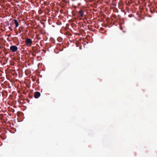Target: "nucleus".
<instances>
[{
  "instance_id": "f257e3e1",
  "label": "nucleus",
  "mask_w": 157,
  "mask_h": 157,
  "mask_svg": "<svg viewBox=\"0 0 157 157\" xmlns=\"http://www.w3.org/2000/svg\"><path fill=\"white\" fill-rule=\"evenodd\" d=\"M25 42L26 44L29 46H31L33 43L32 40L29 38H27L25 40Z\"/></svg>"
},
{
  "instance_id": "f03ea898",
  "label": "nucleus",
  "mask_w": 157,
  "mask_h": 157,
  "mask_svg": "<svg viewBox=\"0 0 157 157\" xmlns=\"http://www.w3.org/2000/svg\"><path fill=\"white\" fill-rule=\"evenodd\" d=\"M10 49L13 52H15L17 50L18 48L16 46L13 45L10 47Z\"/></svg>"
},
{
  "instance_id": "7ed1b4c3",
  "label": "nucleus",
  "mask_w": 157,
  "mask_h": 157,
  "mask_svg": "<svg viewBox=\"0 0 157 157\" xmlns=\"http://www.w3.org/2000/svg\"><path fill=\"white\" fill-rule=\"evenodd\" d=\"M78 17H83L84 15V12L82 9L78 12Z\"/></svg>"
},
{
  "instance_id": "20e7f679",
  "label": "nucleus",
  "mask_w": 157,
  "mask_h": 157,
  "mask_svg": "<svg viewBox=\"0 0 157 157\" xmlns=\"http://www.w3.org/2000/svg\"><path fill=\"white\" fill-rule=\"evenodd\" d=\"M34 95L35 98H37L40 96V94L39 92L36 91L34 93Z\"/></svg>"
},
{
  "instance_id": "39448f33",
  "label": "nucleus",
  "mask_w": 157,
  "mask_h": 157,
  "mask_svg": "<svg viewBox=\"0 0 157 157\" xmlns=\"http://www.w3.org/2000/svg\"><path fill=\"white\" fill-rule=\"evenodd\" d=\"M14 24L16 26V27H18L19 25V23H18V21L16 19H14Z\"/></svg>"
},
{
  "instance_id": "423d86ee",
  "label": "nucleus",
  "mask_w": 157,
  "mask_h": 157,
  "mask_svg": "<svg viewBox=\"0 0 157 157\" xmlns=\"http://www.w3.org/2000/svg\"><path fill=\"white\" fill-rule=\"evenodd\" d=\"M62 44H60V43H58L57 44V47L58 48H59V47L61 46Z\"/></svg>"
},
{
  "instance_id": "0eeeda50",
  "label": "nucleus",
  "mask_w": 157,
  "mask_h": 157,
  "mask_svg": "<svg viewBox=\"0 0 157 157\" xmlns=\"http://www.w3.org/2000/svg\"><path fill=\"white\" fill-rule=\"evenodd\" d=\"M8 110L10 111H12L13 112H14V109H7Z\"/></svg>"
},
{
  "instance_id": "6e6552de",
  "label": "nucleus",
  "mask_w": 157,
  "mask_h": 157,
  "mask_svg": "<svg viewBox=\"0 0 157 157\" xmlns=\"http://www.w3.org/2000/svg\"><path fill=\"white\" fill-rule=\"evenodd\" d=\"M21 113V112H18L17 113V114L18 115V113Z\"/></svg>"
},
{
  "instance_id": "1a4fd4ad",
  "label": "nucleus",
  "mask_w": 157,
  "mask_h": 157,
  "mask_svg": "<svg viewBox=\"0 0 157 157\" xmlns=\"http://www.w3.org/2000/svg\"><path fill=\"white\" fill-rule=\"evenodd\" d=\"M63 48H62V49H61V51H62V50H63Z\"/></svg>"
}]
</instances>
